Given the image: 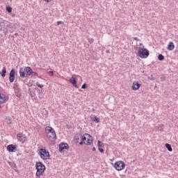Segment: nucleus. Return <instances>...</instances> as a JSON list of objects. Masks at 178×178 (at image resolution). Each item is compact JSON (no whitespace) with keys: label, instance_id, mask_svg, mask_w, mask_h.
Segmentation results:
<instances>
[{"label":"nucleus","instance_id":"f257e3e1","mask_svg":"<svg viewBox=\"0 0 178 178\" xmlns=\"http://www.w3.org/2000/svg\"><path fill=\"white\" fill-rule=\"evenodd\" d=\"M35 169H36V177H40L41 176H42V175H44V172H45V165H44V163H42V162L39 161V162H36L35 164Z\"/></svg>","mask_w":178,"mask_h":178},{"label":"nucleus","instance_id":"f03ea898","mask_svg":"<svg viewBox=\"0 0 178 178\" xmlns=\"http://www.w3.org/2000/svg\"><path fill=\"white\" fill-rule=\"evenodd\" d=\"M38 154L40 155V158L43 159V161H47V159H49V158H51V154H49V152H48L47 149H39Z\"/></svg>","mask_w":178,"mask_h":178},{"label":"nucleus","instance_id":"7ed1b4c3","mask_svg":"<svg viewBox=\"0 0 178 178\" xmlns=\"http://www.w3.org/2000/svg\"><path fill=\"white\" fill-rule=\"evenodd\" d=\"M138 56L143 59L147 58V56H149V51L145 48L139 47V50L138 51Z\"/></svg>","mask_w":178,"mask_h":178},{"label":"nucleus","instance_id":"20e7f679","mask_svg":"<svg viewBox=\"0 0 178 178\" xmlns=\"http://www.w3.org/2000/svg\"><path fill=\"white\" fill-rule=\"evenodd\" d=\"M114 168L118 171L123 170L126 168V164L123 161H117L114 164Z\"/></svg>","mask_w":178,"mask_h":178},{"label":"nucleus","instance_id":"39448f33","mask_svg":"<svg viewBox=\"0 0 178 178\" xmlns=\"http://www.w3.org/2000/svg\"><path fill=\"white\" fill-rule=\"evenodd\" d=\"M16 79V70L12 69L9 74V81L10 83H13Z\"/></svg>","mask_w":178,"mask_h":178},{"label":"nucleus","instance_id":"423d86ee","mask_svg":"<svg viewBox=\"0 0 178 178\" xmlns=\"http://www.w3.org/2000/svg\"><path fill=\"white\" fill-rule=\"evenodd\" d=\"M63 149H69V145L67 143H61L59 144V152H63Z\"/></svg>","mask_w":178,"mask_h":178},{"label":"nucleus","instance_id":"0eeeda50","mask_svg":"<svg viewBox=\"0 0 178 178\" xmlns=\"http://www.w3.org/2000/svg\"><path fill=\"white\" fill-rule=\"evenodd\" d=\"M47 137L50 141H56V132L47 134Z\"/></svg>","mask_w":178,"mask_h":178},{"label":"nucleus","instance_id":"6e6552de","mask_svg":"<svg viewBox=\"0 0 178 178\" xmlns=\"http://www.w3.org/2000/svg\"><path fill=\"white\" fill-rule=\"evenodd\" d=\"M7 151H8V152H16V151H17V147L13 144L8 145L7 146Z\"/></svg>","mask_w":178,"mask_h":178},{"label":"nucleus","instance_id":"1a4fd4ad","mask_svg":"<svg viewBox=\"0 0 178 178\" xmlns=\"http://www.w3.org/2000/svg\"><path fill=\"white\" fill-rule=\"evenodd\" d=\"M76 75H72V78L70 79V83L75 87V88H79V86H77V81L76 80Z\"/></svg>","mask_w":178,"mask_h":178},{"label":"nucleus","instance_id":"9d476101","mask_svg":"<svg viewBox=\"0 0 178 178\" xmlns=\"http://www.w3.org/2000/svg\"><path fill=\"white\" fill-rule=\"evenodd\" d=\"M141 87V84L138 81H134L131 88L134 91H137Z\"/></svg>","mask_w":178,"mask_h":178},{"label":"nucleus","instance_id":"9b49d317","mask_svg":"<svg viewBox=\"0 0 178 178\" xmlns=\"http://www.w3.org/2000/svg\"><path fill=\"white\" fill-rule=\"evenodd\" d=\"M19 76L20 77H22V79H24L26 77H27V74H26V70L24 67H21L19 69Z\"/></svg>","mask_w":178,"mask_h":178},{"label":"nucleus","instance_id":"f8f14e48","mask_svg":"<svg viewBox=\"0 0 178 178\" xmlns=\"http://www.w3.org/2000/svg\"><path fill=\"white\" fill-rule=\"evenodd\" d=\"M8 101V97L6 95L1 94L0 92V104H5V102Z\"/></svg>","mask_w":178,"mask_h":178},{"label":"nucleus","instance_id":"ddd939ff","mask_svg":"<svg viewBox=\"0 0 178 178\" xmlns=\"http://www.w3.org/2000/svg\"><path fill=\"white\" fill-rule=\"evenodd\" d=\"M25 69V73L26 74V77H29V76H31V73L33 72V70L31 67H24Z\"/></svg>","mask_w":178,"mask_h":178},{"label":"nucleus","instance_id":"4468645a","mask_svg":"<svg viewBox=\"0 0 178 178\" xmlns=\"http://www.w3.org/2000/svg\"><path fill=\"white\" fill-rule=\"evenodd\" d=\"M17 137L19 141H26V136L23 134H17Z\"/></svg>","mask_w":178,"mask_h":178},{"label":"nucleus","instance_id":"2eb2a0df","mask_svg":"<svg viewBox=\"0 0 178 178\" xmlns=\"http://www.w3.org/2000/svg\"><path fill=\"white\" fill-rule=\"evenodd\" d=\"M45 131L47 134H49L51 133H55V130L51 127H46Z\"/></svg>","mask_w":178,"mask_h":178},{"label":"nucleus","instance_id":"dca6fc26","mask_svg":"<svg viewBox=\"0 0 178 178\" xmlns=\"http://www.w3.org/2000/svg\"><path fill=\"white\" fill-rule=\"evenodd\" d=\"M88 137H91V135L88 134H84L83 135L81 134V141H83V142L87 141V138H88Z\"/></svg>","mask_w":178,"mask_h":178},{"label":"nucleus","instance_id":"f3484780","mask_svg":"<svg viewBox=\"0 0 178 178\" xmlns=\"http://www.w3.org/2000/svg\"><path fill=\"white\" fill-rule=\"evenodd\" d=\"M167 49L168 51H173V49H175V43H173V42H170Z\"/></svg>","mask_w":178,"mask_h":178},{"label":"nucleus","instance_id":"a211bd4d","mask_svg":"<svg viewBox=\"0 0 178 178\" xmlns=\"http://www.w3.org/2000/svg\"><path fill=\"white\" fill-rule=\"evenodd\" d=\"M86 140V142H84L86 145H91V144H92V136H90V137H88Z\"/></svg>","mask_w":178,"mask_h":178},{"label":"nucleus","instance_id":"6ab92c4d","mask_svg":"<svg viewBox=\"0 0 178 178\" xmlns=\"http://www.w3.org/2000/svg\"><path fill=\"white\" fill-rule=\"evenodd\" d=\"M80 138H81V134H76L74 137V140L76 143H79Z\"/></svg>","mask_w":178,"mask_h":178},{"label":"nucleus","instance_id":"aec40b11","mask_svg":"<svg viewBox=\"0 0 178 178\" xmlns=\"http://www.w3.org/2000/svg\"><path fill=\"white\" fill-rule=\"evenodd\" d=\"M0 74H1V77H5V76H6V67H3Z\"/></svg>","mask_w":178,"mask_h":178},{"label":"nucleus","instance_id":"412c9836","mask_svg":"<svg viewBox=\"0 0 178 178\" xmlns=\"http://www.w3.org/2000/svg\"><path fill=\"white\" fill-rule=\"evenodd\" d=\"M165 147L167 148L168 151L170 152H172L173 151V149L172 148V145L169 143L165 144Z\"/></svg>","mask_w":178,"mask_h":178},{"label":"nucleus","instance_id":"4be33fe9","mask_svg":"<svg viewBox=\"0 0 178 178\" xmlns=\"http://www.w3.org/2000/svg\"><path fill=\"white\" fill-rule=\"evenodd\" d=\"M0 31L3 32V34H4V35H6V34H8V29H6V27H1L0 29Z\"/></svg>","mask_w":178,"mask_h":178},{"label":"nucleus","instance_id":"5701e85b","mask_svg":"<svg viewBox=\"0 0 178 178\" xmlns=\"http://www.w3.org/2000/svg\"><path fill=\"white\" fill-rule=\"evenodd\" d=\"M92 120L95 123H99V118L95 115L91 118Z\"/></svg>","mask_w":178,"mask_h":178},{"label":"nucleus","instance_id":"b1692460","mask_svg":"<svg viewBox=\"0 0 178 178\" xmlns=\"http://www.w3.org/2000/svg\"><path fill=\"white\" fill-rule=\"evenodd\" d=\"M97 146L98 147H102L104 148L105 147V145H104V143L101 142V140L97 141Z\"/></svg>","mask_w":178,"mask_h":178},{"label":"nucleus","instance_id":"393cba45","mask_svg":"<svg viewBox=\"0 0 178 178\" xmlns=\"http://www.w3.org/2000/svg\"><path fill=\"white\" fill-rule=\"evenodd\" d=\"M6 12H8V13H12V7H10V6H6Z\"/></svg>","mask_w":178,"mask_h":178},{"label":"nucleus","instance_id":"a878e982","mask_svg":"<svg viewBox=\"0 0 178 178\" xmlns=\"http://www.w3.org/2000/svg\"><path fill=\"white\" fill-rule=\"evenodd\" d=\"M165 59V56L162 54H159L158 56V60H163Z\"/></svg>","mask_w":178,"mask_h":178},{"label":"nucleus","instance_id":"bb28decb","mask_svg":"<svg viewBox=\"0 0 178 178\" xmlns=\"http://www.w3.org/2000/svg\"><path fill=\"white\" fill-rule=\"evenodd\" d=\"M29 95L31 97V98H34V97H35V93H34V92L33 91L29 90Z\"/></svg>","mask_w":178,"mask_h":178},{"label":"nucleus","instance_id":"cd10ccee","mask_svg":"<svg viewBox=\"0 0 178 178\" xmlns=\"http://www.w3.org/2000/svg\"><path fill=\"white\" fill-rule=\"evenodd\" d=\"M31 76H32V77H34V76H38V73H37V72H33V71L32 70V73H31Z\"/></svg>","mask_w":178,"mask_h":178},{"label":"nucleus","instance_id":"c85d7f7f","mask_svg":"<svg viewBox=\"0 0 178 178\" xmlns=\"http://www.w3.org/2000/svg\"><path fill=\"white\" fill-rule=\"evenodd\" d=\"M36 86L37 87H38L39 88H42L44 87V85H41L38 82L36 83Z\"/></svg>","mask_w":178,"mask_h":178},{"label":"nucleus","instance_id":"c756f323","mask_svg":"<svg viewBox=\"0 0 178 178\" xmlns=\"http://www.w3.org/2000/svg\"><path fill=\"white\" fill-rule=\"evenodd\" d=\"M82 90H86L87 88V83H83L81 86Z\"/></svg>","mask_w":178,"mask_h":178},{"label":"nucleus","instance_id":"7c9ffc66","mask_svg":"<svg viewBox=\"0 0 178 178\" xmlns=\"http://www.w3.org/2000/svg\"><path fill=\"white\" fill-rule=\"evenodd\" d=\"M48 74H49V76H50L51 77H52V76H54V71H49V72H48Z\"/></svg>","mask_w":178,"mask_h":178},{"label":"nucleus","instance_id":"2f4dec72","mask_svg":"<svg viewBox=\"0 0 178 178\" xmlns=\"http://www.w3.org/2000/svg\"><path fill=\"white\" fill-rule=\"evenodd\" d=\"M99 152H102V153H104V151H105L104 149L101 148V147H99L98 148Z\"/></svg>","mask_w":178,"mask_h":178},{"label":"nucleus","instance_id":"473e14b6","mask_svg":"<svg viewBox=\"0 0 178 178\" xmlns=\"http://www.w3.org/2000/svg\"><path fill=\"white\" fill-rule=\"evenodd\" d=\"M89 42L90 44H92V42H94V39L92 38L89 39Z\"/></svg>","mask_w":178,"mask_h":178},{"label":"nucleus","instance_id":"72a5a7b5","mask_svg":"<svg viewBox=\"0 0 178 178\" xmlns=\"http://www.w3.org/2000/svg\"><path fill=\"white\" fill-rule=\"evenodd\" d=\"M62 23H63L62 21H58L57 22L58 26H59V24H62Z\"/></svg>","mask_w":178,"mask_h":178},{"label":"nucleus","instance_id":"f704fd0d","mask_svg":"<svg viewBox=\"0 0 178 178\" xmlns=\"http://www.w3.org/2000/svg\"><path fill=\"white\" fill-rule=\"evenodd\" d=\"M165 76H161V81H165Z\"/></svg>","mask_w":178,"mask_h":178},{"label":"nucleus","instance_id":"c9c22d12","mask_svg":"<svg viewBox=\"0 0 178 178\" xmlns=\"http://www.w3.org/2000/svg\"><path fill=\"white\" fill-rule=\"evenodd\" d=\"M84 143H86V142L81 140V142H79V145H83V144H84Z\"/></svg>","mask_w":178,"mask_h":178},{"label":"nucleus","instance_id":"e433bc0d","mask_svg":"<svg viewBox=\"0 0 178 178\" xmlns=\"http://www.w3.org/2000/svg\"><path fill=\"white\" fill-rule=\"evenodd\" d=\"M151 79H150V80H152V81H154V80H155V78H154V76H152V75H151Z\"/></svg>","mask_w":178,"mask_h":178},{"label":"nucleus","instance_id":"4c0bfd02","mask_svg":"<svg viewBox=\"0 0 178 178\" xmlns=\"http://www.w3.org/2000/svg\"><path fill=\"white\" fill-rule=\"evenodd\" d=\"M134 40H135V41H139V39L137 37L134 38Z\"/></svg>","mask_w":178,"mask_h":178},{"label":"nucleus","instance_id":"58836bf2","mask_svg":"<svg viewBox=\"0 0 178 178\" xmlns=\"http://www.w3.org/2000/svg\"><path fill=\"white\" fill-rule=\"evenodd\" d=\"M43 113H44V115H48V111H45L44 112H43Z\"/></svg>","mask_w":178,"mask_h":178},{"label":"nucleus","instance_id":"ea45409f","mask_svg":"<svg viewBox=\"0 0 178 178\" xmlns=\"http://www.w3.org/2000/svg\"><path fill=\"white\" fill-rule=\"evenodd\" d=\"M92 151H97V149L94 147H92Z\"/></svg>","mask_w":178,"mask_h":178},{"label":"nucleus","instance_id":"a19ab883","mask_svg":"<svg viewBox=\"0 0 178 178\" xmlns=\"http://www.w3.org/2000/svg\"><path fill=\"white\" fill-rule=\"evenodd\" d=\"M43 1H44V2H51V1L52 0H43Z\"/></svg>","mask_w":178,"mask_h":178},{"label":"nucleus","instance_id":"79ce46f5","mask_svg":"<svg viewBox=\"0 0 178 178\" xmlns=\"http://www.w3.org/2000/svg\"><path fill=\"white\" fill-rule=\"evenodd\" d=\"M92 112H95V108H92Z\"/></svg>","mask_w":178,"mask_h":178},{"label":"nucleus","instance_id":"37998d69","mask_svg":"<svg viewBox=\"0 0 178 178\" xmlns=\"http://www.w3.org/2000/svg\"><path fill=\"white\" fill-rule=\"evenodd\" d=\"M10 123H12V122H10V120H9V121H8V124H10Z\"/></svg>","mask_w":178,"mask_h":178},{"label":"nucleus","instance_id":"c03bdc74","mask_svg":"<svg viewBox=\"0 0 178 178\" xmlns=\"http://www.w3.org/2000/svg\"><path fill=\"white\" fill-rule=\"evenodd\" d=\"M2 108V106L0 105V109Z\"/></svg>","mask_w":178,"mask_h":178},{"label":"nucleus","instance_id":"a18cd8bd","mask_svg":"<svg viewBox=\"0 0 178 178\" xmlns=\"http://www.w3.org/2000/svg\"><path fill=\"white\" fill-rule=\"evenodd\" d=\"M10 2H12V1H13V0H10Z\"/></svg>","mask_w":178,"mask_h":178},{"label":"nucleus","instance_id":"49530a36","mask_svg":"<svg viewBox=\"0 0 178 178\" xmlns=\"http://www.w3.org/2000/svg\"><path fill=\"white\" fill-rule=\"evenodd\" d=\"M0 26H1V22H0Z\"/></svg>","mask_w":178,"mask_h":178}]
</instances>
